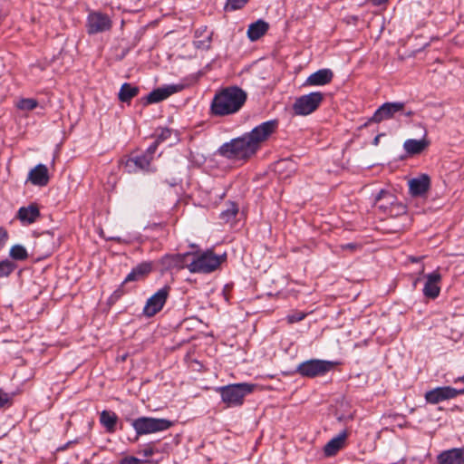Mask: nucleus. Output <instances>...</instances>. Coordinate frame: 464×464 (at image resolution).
Here are the masks:
<instances>
[{"label": "nucleus", "mask_w": 464, "mask_h": 464, "mask_svg": "<svg viewBox=\"0 0 464 464\" xmlns=\"http://www.w3.org/2000/svg\"><path fill=\"white\" fill-rule=\"evenodd\" d=\"M153 270V263L145 261L138 264L127 275L121 285L114 292L115 295H121L124 293L123 285L129 282L140 281L145 279Z\"/></svg>", "instance_id": "obj_14"}, {"label": "nucleus", "mask_w": 464, "mask_h": 464, "mask_svg": "<svg viewBox=\"0 0 464 464\" xmlns=\"http://www.w3.org/2000/svg\"><path fill=\"white\" fill-rule=\"evenodd\" d=\"M460 394H464V389L440 386L428 391L425 393V400L430 404H437L446 400L454 399Z\"/></svg>", "instance_id": "obj_12"}, {"label": "nucleus", "mask_w": 464, "mask_h": 464, "mask_svg": "<svg viewBox=\"0 0 464 464\" xmlns=\"http://www.w3.org/2000/svg\"><path fill=\"white\" fill-rule=\"evenodd\" d=\"M14 392H6L0 389V410L6 409L13 405Z\"/></svg>", "instance_id": "obj_33"}, {"label": "nucleus", "mask_w": 464, "mask_h": 464, "mask_svg": "<svg viewBox=\"0 0 464 464\" xmlns=\"http://www.w3.org/2000/svg\"><path fill=\"white\" fill-rule=\"evenodd\" d=\"M38 105V102L34 99H22L19 103L18 107L21 110H26V111H32L35 109Z\"/></svg>", "instance_id": "obj_35"}, {"label": "nucleus", "mask_w": 464, "mask_h": 464, "mask_svg": "<svg viewBox=\"0 0 464 464\" xmlns=\"http://www.w3.org/2000/svg\"><path fill=\"white\" fill-rule=\"evenodd\" d=\"M374 205L385 214L393 215V209L396 208L395 215L406 212V207L396 202V197L385 189H381L374 198Z\"/></svg>", "instance_id": "obj_8"}, {"label": "nucleus", "mask_w": 464, "mask_h": 464, "mask_svg": "<svg viewBox=\"0 0 464 464\" xmlns=\"http://www.w3.org/2000/svg\"><path fill=\"white\" fill-rule=\"evenodd\" d=\"M140 92L138 86H133L129 82H124L118 93V98L121 102L130 103V101L136 97Z\"/></svg>", "instance_id": "obj_27"}, {"label": "nucleus", "mask_w": 464, "mask_h": 464, "mask_svg": "<svg viewBox=\"0 0 464 464\" xmlns=\"http://www.w3.org/2000/svg\"><path fill=\"white\" fill-rule=\"evenodd\" d=\"M256 387L255 383L237 382L216 388L221 401L226 408L240 407L244 404L245 397L252 393Z\"/></svg>", "instance_id": "obj_2"}, {"label": "nucleus", "mask_w": 464, "mask_h": 464, "mask_svg": "<svg viewBox=\"0 0 464 464\" xmlns=\"http://www.w3.org/2000/svg\"><path fill=\"white\" fill-rule=\"evenodd\" d=\"M188 368L192 372H201L205 370L204 363L198 359L195 350H188L184 357Z\"/></svg>", "instance_id": "obj_29"}, {"label": "nucleus", "mask_w": 464, "mask_h": 464, "mask_svg": "<svg viewBox=\"0 0 464 464\" xmlns=\"http://www.w3.org/2000/svg\"><path fill=\"white\" fill-rule=\"evenodd\" d=\"M383 134H378L377 136H375V138L373 139L372 140V144L377 146L379 144V141H380V138L382 136Z\"/></svg>", "instance_id": "obj_46"}, {"label": "nucleus", "mask_w": 464, "mask_h": 464, "mask_svg": "<svg viewBox=\"0 0 464 464\" xmlns=\"http://www.w3.org/2000/svg\"><path fill=\"white\" fill-rule=\"evenodd\" d=\"M348 437V430L346 429L341 430L335 437L331 439L324 447V453L326 457H333L342 450Z\"/></svg>", "instance_id": "obj_20"}, {"label": "nucleus", "mask_w": 464, "mask_h": 464, "mask_svg": "<svg viewBox=\"0 0 464 464\" xmlns=\"http://www.w3.org/2000/svg\"><path fill=\"white\" fill-rule=\"evenodd\" d=\"M40 209L36 203H32L27 207H21L16 214V218L23 225H30L34 223L40 218Z\"/></svg>", "instance_id": "obj_21"}, {"label": "nucleus", "mask_w": 464, "mask_h": 464, "mask_svg": "<svg viewBox=\"0 0 464 464\" xmlns=\"http://www.w3.org/2000/svg\"><path fill=\"white\" fill-rule=\"evenodd\" d=\"M227 260V254L217 255L212 249L197 254L196 257L189 262L188 270L191 273L208 274L214 272L222 263Z\"/></svg>", "instance_id": "obj_5"}, {"label": "nucleus", "mask_w": 464, "mask_h": 464, "mask_svg": "<svg viewBox=\"0 0 464 464\" xmlns=\"http://www.w3.org/2000/svg\"><path fill=\"white\" fill-rule=\"evenodd\" d=\"M124 420L129 422L135 430V440L143 435L167 430L173 425V421L168 419L146 416L134 419L131 414L125 415Z\"/></svg>", "instance_id": "obj_3"}, {"label": "nucleus", "mask_w": 464, "mask_h": 464, "mask_svg": "<svg viewBox=\"0 0 464 464\" xmlns=\"http://www.w3.org/2000/svg\"><path fill=\"white\" fill-rule=\"evenodd\" d=\"M80 441V439L77 438V439H74V440H69L67 441L66 443L59 446L57 449H56V451L60 452V451H64L66 450L70 446H72V444H76Z\"/></svg>", "instance_id": "obj_41"}, {"label": "nucleus", "mask_w": 464, "mask_h": 464, "mask_svg": "<svg viewBox=\"0 0 464 464\" xmlns=\"http://www.w3.org/2000/svg\"><path fill=\"white\" fill-rule=\"evenodd\" d=\"M219 155L229 160H247L251 158L257 149L252 144L246 134L232 139L218 149Z\"/></svg>", "instance_id": "obj_4"}, {"label": "nucleus", "mask_w": 464, "mask_h": 464, "mask_svg": "<svg viewBox=\"0 0 464 464\" xmlns=\"http://www.w3.org/2000/svg\"><path fill=\"white\" fill-rule=\"evenodd\" d=\"M436 461L437 464H464V447L442 450Z\"/></svg>", "instance_id": "obj_18"}, {"label": "nucleus", "mask_w": 464, "mask_h": 464, "mask_svg": "<svg viewBox=\"0 0 464 464\" xmlns=\"http://www.w3.org/2000/svg\"><path fill=\"white\" fill-rule=\"evenodd\" d=\"M246 92L238 86H228L216 92L210 104V114L227 116L237 112L246 103Z\"/></svg>", "instance_id": "obj_1"}, {"label": "nucleus", "mask_w": 464, "mask_h": 464, "mask_svg": "<svg viewBox=\"0 0 464 464\" xmlns=\"http://www.w3.org/2000/svg\"><path fill=\"white\" fill-rule=\"evenodd\" d=\"M141 462H142V460L136 457L128 456V457L122 458L120 460L119 464H140Z\"/></svg>", "instance_id": "obj_38"}, {"label": "nucleus", "mask_w": 464, "mask_h": 464, "mask_svg": "<svg viewBox=\"0 0 464 464\" xmlns=\"http://www.w3.org/2000/svg\"><path fill=\"white\" fill-rule=\"evenodd\" d=\"M150 158L141 153L129 157L127 160H122L121 164L126 172L136 173L140 170L150 171Z\"/></svg>", "instance_id": "obj_16"}, {"label": "nucleus", "mask_w": 464, "mask_h": 464, "mask_svg": "<svg viewBox=\"0 0 464 464\" xmlns=\"http://www.w3.org/2000/svg\"><path fill=\"white\" fill-rule=\"evenodd\" d=\"M16 267V264L9 259L0 261V277L9 276Z\"/></svg>", "instance_id": "obj_32"}, {"label": "nucleus", "mask_w": 464, "mask_h": 464, "mask_svg": "<svg viewBox=\"0 0 464 464\" xmlns=\"http://www.w3.org/2000/svg\"><path fill=\"white\" fill-rule=\"evenodd\" d=\"M339 364L341 362L338 361L310 359L299 363L292 373H298L302 377L314 379L324 376Z\"/></svg>", "instance_id": "obj_6"}, {"label": "nucleus", "mask_w": 464, "mask_h": 464, "mask_svg": "<svg viewBox=\"0 0 464 464\" xmlns=\"http://www.w3.org/2000/svg\"><path fill=\"white\" fill-rule=\"evenodd\" d=\"M48 169L44 164L36 165L28 174L27 181L33 185L44 187L49 182Z\"/></svg>", "instance_id": "obj_22"}, {"label": "nucleus", "mask_w": 464, "mask_h": 464, "mask_svg": "<svg viewBox=\"0 0 464 464\" xmlns=\"http://www.w3.org/2000/svg\"><path fill=\"white\" fill-rule=\"evenodd\" d=\"M428 146H429V141L424 139H422V140L409 139L403 144L405 150L409 154H411V155L420 154Z\"/></svg>", "instance_id": "obj_28"}, {"label": "nucleus", "mask_w": 464, "mask_h": 464, "mask_svg": "<svg viewBox=\"0 0 464 464\" xmlns=\"http://www.w3.org/2000/svg\"><path fill=\"white\" fill-rule=\"evenodd\" d=\"M404 107L405 102H384L374 111L373 115L368 119L363 126L367 127L372 122L380 123L392 119L396 113L403 111Z\"/></svg>", "instance_id": "obj_9"}, {"label": "nucleus", "mask_w": 464, "mask_h": 464, "mask_svg": "<svg viewBox=\"0 0 464 464\" xmlns=\"http://www.w3.org/2000/svg\"><path fill=\"white\" fill-rule=\"evenodd\" d=\"M100 424L104 428L107 433H114L117 430L119 418L112 411L103 410L100 413Z\"/></svg>", "instance_id": "obj_25"}, {"label": "nucleus", "mask_w": 464, "mask_h": 464, "mask_svg": "<svg viewBox=\"0 0 464 464\" xmlns=\"http://www.w3.org/2000/svg\"><path fill=\"white\" fill-rule=\"evenodd\" d=\"M129 356V353H124L122 354H118L116 356L117 361L124 362L126 358Z\"/></svg>", "instance_id": "obj_42"}, {"label": "nucleus", "mask_w": 464, "mask_h": 464, "mask_svg": "<svg viewBox=\"0 0 464 464\" xmlns=\"http://www.w3.org/2000/svg\"><path fill=\"white\" fill-rule=\"evenodd\" d=\"M10 256L14 260L24 261L27 259L28 253L22 245H14L10 249Z\"/></svg>", "instance_id": "obj_31"}, {"label": "nucleus", "mask_w": 464, "mask_h": 464, "mask_svg": "<svg viewBox=\"0 0 464 464\" xmlns=\"http://www.w3.org/2000/svg\"><path fill=\"white\" fill-rule=\"evenodd\" d=\"M238 210L239 208L237 204L230 201L227 204V208L221 211L219 218L225 223L231 222L235 220Z\"/></svg>", "instance_id": "obj_30"}, {"label": "nucleus", "mask_w": 464, "mask_h": 464, "mask_svg": "<svg viewBox=\"0 0 464 464\" xmlns=\"http://www.w3.org/2000/svg\"><path fill=\"white\" fill-rule=\"evenodd\" d=\"M171 135V130L169 128H161L160 132L157 134L156 140L160 143L168 140Z\"/></svg>", "instance_id": "obj_37"}, {"label": "nucleus", "mask_w": 464, "mask_h": 464, "mask_svg": "<svg viewBox=\"0 0 464 464\" xmlns=\"http://www.w3.org/2000/svg\"><path fill=\"white\" fill-rule=\"evenodd\" d=\"M169 291L170 286L164 285L151 295L143 308V314L148 317H151L159 313L163 308L169 295Z\"/></svg>", "instance_id": "obj_11"}, {"label": "nucleus", "mask_w": 464, "mask_h": 464, "mask_svg": "<svg viewBox=\"0 0 464 464\" xmlns=\"http://www.w3.org/2000/svg\"><path fill=\"white\" fill-rule=\"evenodd\" d=\"M334 78V72L331 69H320L312 73L305 81L304 85L322 86L328 84Z\"/></svg>", "instance_id": "obj_23"}, {"label": "nucleus", "mask_w": 464, "mask_h": 464, "mask_svg": "<svg viewBox=\"0 0 464 464\" xmlns=\"http://www.w3.org/2000/svg\"><path fill=\"white\" fill-rule=\"evenodd\" d=\"M324 101V94L321 92H314L309 94L296 98L293 104L295 114L306 116L314 112Z\"/></svg>", "instance_id": "obj_7"}, {"label": "nucleus", "mask_w": 464, "mask_h": 464, "mask_svg": "<svg viewBox=\"0 0 464 464\" xmlns=\"http://www.w3.org/2000/svg\"><path fill=\"white\" fill-rule=\"evenodd\" d=\"M278 128L277 120H270L255 127L250 132L245 133L252 144L258 150L260 144L266 140Z\"/></svg>", "instance_id": "obj_10"}, {"label": "nucleus", "mask_w": 464, "mask_h": 464, "mask_svg": "<svg viewBox=\"0 0 464 464\" xmlns=\"http://www.w3.org/2000/svg\"><path fill=\"white\" fill-rule=\"evenodd\" d=\"M441 281V275L438 271H434L426 276V283L423 287V295L431 299L439 296L440 292V283Z\"/></svg>", "instance_id": "obj_19"}, {"label": "nucleus", "mask_w": 464, "mask_h": 464, "mask_svg": "<svg viewBox=\"0 0 464 464\" xmlns=\"http://www.w3.org/2000/svg\"><path fill=\"white\" fill-rule=\"evenodd\" d=\"M430 179L427 174H422L419 178L410 180V192L413 197L423 196L430 188Z\"/></svg>", "instance_id": "obj_24"}, {"label": "nucleus", "mask_w": 464, "mask_h": 464, "mask_svg": "<svg viewBox=\"0 0 464 464\" xmlns=\"http://www.w3.org/2000/svg\"><path fill=\"white\" fill-rule=\"evenodd\" d=\"M178 91L179 88L176 85H168L162 88H157L150 92L147 96L142 97L140 99V102L145 106L152 103L160 102L169 98L173 93L177 92Z\"/></svg>", "instance_id": "obj_17"}, {"label": "nucleus", "mask_w": 464, "mask_h": 464, "mask_svg": "<svg viewBox=\"0 0 464 464\" xmlns=\"http://www.w3.org/2000/svg\"><path fill=\"white\" fill-rule=\"evenodd\" d=\"M269 24L264 20H257L251 24L247 30V36L251 41L261 38L268 30Z\"/></svg>", "instance_id": "obj_26"}, {"label": "nucleus", "mask_w": 464, "mask_h": 464, "mask_svg": "<svg viewBox=\"0 0 464 464\" xmlns=\"http://www.w3.org/2000/svg\"><path fill=\"white\" fill-rule=\"evenodd\" d=\"M403 115H405L406 117H412L415 112L411 110H405L403 111H401Z\"/></svg>", "instance_id": "obj_43"}, {"label": "nucleus", "mask_w": 464, "mask_h": 464, "mask_svg": "<svg viewBox=\"0 0 464 464\" xmlns=\"http://www.w3.org/2000/svg\"><path fill=\"white\" fill-rule=\"evenodd\" d=\"M159 145V142L157 140H155L148 149L145 152H143V154L145 156H149L150 158V161L153 160V155L157 150V147Z\"/></svg>", "instance_id": "obj_40"}, {"label": "nucleus", "mask_w": 464, "mask_h": 464, "mask_svg": "<svg viewBox=\"0 0 464 464\" xmlns=\"http://www.w3.org/2000/svg\"><path fill=\"white\" fill-rule=\"evenodd\" d=\"M249 0H227L224 6L225 11H236L243 8Z\"/></svg>", "instance_id": "obj_34"}, {"label": "nucleus", "mask_w": 464, "mask_h": 464, "mask_svg": "<svg viewBox=\"0 0 464 464\" xmlns=\"http://www.w3.org/2000/svg\"><path fill=\"white\" fill-rule=\"evenodd\" d=\"M112 23L109 15L102 12H92L87 17V32L94 34L108 31L111 28Z\"/></svg>", "instance_id": "obj_13"}, {"label": "nucleus", "mask_w": 464, "mask_h": 464, "mask_svg": "<svg viewBox=\"0 0 464 464\" xmlns=\"http://www.w3.org/2000/svg\"><path fill=\"white\" fill-rule=\"evenodd\" d=\"M346 419L352 420L353 416L349 415L348 417H345L344 415H340L337 417L338 421H344Z\"/></svg>", "instance_id": "obj_44"}, {"label": "nucleus", "mask_w": 464, "mask_h": 464, "mask_svg": "<svg viewBox=\"0 0 464 464\" xmlns=\"http://www.w3.org/2000/svg\"><path fill=\"white\" fill-rule=\"evenodd\" d=\"M374 5H381L386 3L388 0H371Z\"/></svg>", "instance_id": "obj_45"}, {"label": "nucleus", "mask_w": 464, "mask_h": 464, "mask_svg": "<svg viewBox=\"0 0 464 464\" xmlns=\"http://www.w3.org/2000/svg\"><path fill=\"white\" fill-rule=\"evenodd\" d=\"M191 253L165 255L160 259V265L164 270H180L184 267L188 268V258Z\"/></svg>", "instance_id": "obj_15"}, {"label": "nucleus", "mask_w": 464, "mask_h": 464, "mask_svg": "<svg viewBox=\"0 0 464 464\" xmlns=\"http://www.w3.org/2000/svg\"><path fill=\"white\" fill-rule=\"evenodd\" d=\"M362 247V246L360 244H357V243H348V244H343L340 246V248L342 250H349L351 252H354L358 249H360Z\"/></svg>", "instance_id": "obj_39"}, {"label": "nucleus", "mask_w": 464, "mask_h": 464, "mask_svg": "<svg viewBox=\"0 0 464 464\" xmlns=\"http://www.w3.org/2000/svg\"><path fill=\"white\" fill-rule=\"evenodd\" d=\"M306 315V313L296 311L288 314L286 320L289 324H295L304 319Z\"/></svg>", "instance_id": "obj_36"}]
</instances>
